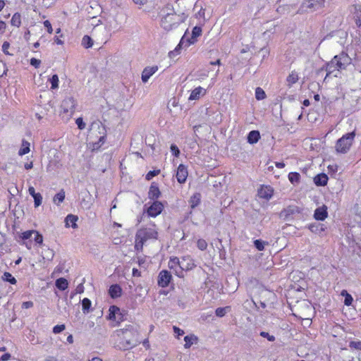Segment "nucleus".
<instances>
[{"mask_svg": "<svg viewBox=\"0 0 361 361\" xmlns=\"http://www.w3.org/2000/svg\"><path fill=\"white\" fill-rule=\"evenodd\" d=\"M114 346L119 350H128L138 342V331L134 326L128 325L117 329L112 335Z\"/></svg>", "mask_w": 361, "mask_h": 361, "instance_id": "f257e3e1", "label": "nucleus"}, {"mask_svg": "<svg viewBox=\"0 0 361 361\" xmlns=\"http://www.w3.org/2000/svg\"><path fill=\"white\" fill-rule=\"evenodd\" d=\"M158 235L157 225L154 222L150 221L137 230L135 234V249L137 251H142L145 243L148 240H157Z\"/></svg>", "mask_w": 361, "mask_h": 361, "instance_id": "f03ea898", "label": "nucleus"}, {"mask_svg": "<svg viewBox=\"0 0 361 361\" xmlns=\"http://www.w3.org/2000/svg\"><path fill=\"white\" fill-rule=\"evenodd\" d=\"M351 63V59L344 52L338 55H336L330 62L326 64V71H327L326 77L334 73L335 71L344 70Z\"/></svg>", "mask_w": 361, "mask_h": 361, "instance_id": "7ed1b4c3", "label": "nucleus"}, {"mask_svg": "<svg viewBox=\"0 0 361 361\" xmlns=\"http://www.w3.org/2000/svg\"><path fill=\"white\" fill-rule=\"evenodd\" d=\"M189 14L185 12H183L180 14L167 13L161 18V25L165 30H171L185 22Z\"/></svg>", "mask_w": 361, "mask_h": 361, "instance_id": "20e7f679", "label": "nucleus"}, {"mask_svg": "<svg viewBox=\"0 0 361 361\" xmlns=\"http://www.w3.org/2000/svg\"><path fill=\"white\" fill-rule=\"evenodd\" d=\"M355 137V132L346 133L339 138L336 143L335 149L338 153L345 154L347 153L354 141Z\"/></svg>", "mask_w": 361, "mask_h": 361, "instance_id": "39448f33", "label": "nucleus"}, {"mask_svg": "<svg viewBox=\"0 0 361 361\" xmlns=\"http://www.w3.org/2000/svg\"><path fill=\"white\" fill-rule=\"evenodd\" d=\"M76 102L72 97L65 98L61 105V114L67 118L72 116L75 112Z\"/></svg>", "mask_w": 361, "mask_h": 361, "instance_id": "423d86ee", "label": "nucleus"}, {"mask_svg": "<svg viewBox=\"0 0 361 361\" xmlns=\"http://www.w3.org/2000/svg\"><path fill=\"white\" fill-rule=\"evenodd\" d=\"M194 259L189 255L181 258L180 271H176V275L178 277H183V271H190L195 267Z\"/></svg>", "mask_w": 361, "mask_h": 361, "instance_id": "0eeeda50", "label": "nucleus"}, {"mask_svg": "<svg viewBox=\"0 0 361 361\" xmlns=\"http://www.w3.org/2000/svg\"><path fill=\"white\" fill-rule=\"evenodd\" d=\"M164 209L163 204L159 201H154L147 209L148 216L156 217L160 214Z\"/></svg>", "mask_w": 361, "mask_h": 361, "instance_id": "6e6552de", "label": "nucleus"}, {"mask_svg": "<svg viewBox=\"0 0 361 361\" xmlns=\"http://www.w3.org/2000/svg\"><path fill=\"white\" fill-rule=\"evenodd\" d=\"M202 29L201 26H195L192 28L191 37L185 42V47H188L191 44H194L197 41V37L202 35Z\"/></svg>", "mask_w": 361, "mask_h": 361, "instance_id": "1a4fd4ad", "label": "nucleus"}, {"mask_svg": "<svg viewBox=\"0 0 361 361\" xmlns=\"http://www.w3.org/2000/svg\"><path fill=\"white\" fill-rule=\"evenodd\" d=\"M171 280V274L167 270H162L158 276V285L160 287L166 288L169 286Z\"/></svg>", "mask_w": 361, "mask_h": 361, "instance_id": "9d476101", "label": "nucleus"}, {"mask_svg": "<svg viewBox=\"0 0 361 361\" xmlns=\"http://www.w3.org/2000/svg\"><path fill=\"white\" fill-rule=\"evenodd\" d=\"M188 176V169L183 164H180L178 166L176 171V178L179 183H184Z\"/></svg>", "mask_w": 361, "mask_h": 361, "instance_id": "9b49d317", "label": "nucleus"}, {"mask_svg": "<svg viewBox=\"0 0 361 361\" xmlns=\"http://www.w3.org/2000/svg\"><path fill=\"white\" fill-rule=\"evenodd\" d=\"M158 66L145 67L142 72V81L145 83L147 82L150 77L153 75L158 71Z\"/></svg>", "mask_w": 361, "mask_h": 361, "instance_id": "f8f14e48", "label": "nucleus"}, {"mask_svg": "<svg viewBox=\"0 0 361 361\" xmlns=\"http://www.w3.org/2000/svg\"><path fill=\"white\" fill-rule=\"evenodd\" d=\"M118 16H116L107 20L106 24V28L109 31H118L121 27V23L118 22Z\"/></svg>", "mask_w": 361, "mask_h": 361, "instance_id": "ddd939ff", "label": "nucleus"}, {"mask_svg": "<svg viewBox=\"0 0 361 361\" xmlns=\"http://www.w3.org/2000/svg\"><path fill=\"white\" fill-rule=\"evenodd\" d=\"M274 190L271 186L262 185L258 190V195L259 197L269 200L273 196Z\"/></svg>", "mask_w": 361, "mask_h": 361, "instance_id": "4468645a", "label": "nucleus"}, {"mask_svg": "<svg viewBox=\"0 0 361 361\" xmlns=\"http://www.w3.org/2000/svg\"><path fill=\"white\" fill-rule=\"evenodd\" d=\"M328 216L327 207L323 205L315 209L314 218L318 221H324Z\"/></svg>", "mask_w": 361, "mask_h": 361, "instance_id": "2eb2a0df", "label": "nucleus"}, {"mask_svg": "<svg viewBox=\"0 0 361 361\" xmlns=\"http://www.w3.org/2000/svg\"><path fill=\"white\" fill-rule=\"evenodd\" d=\"M325 1L326 0H307L303 4V6L317 10L324 6Z\"/></svg>", "mask_w": 361, "mask_h": 361, "instance_id": "dca6fc26", "label": "nucleus"}, {"mask_svg": "<svg viewBox=\"0 0 361 361\" xmlns=\"http://www.w3.org/2000/svg\"><path fill=\"white\" fill-rule=\"evenodd\" d=\"M161 195V192L159 190L157 184L155 183H152L150 185L149 192H148V197L150 200H157Z\"/></svg>", "mask_w": 361, "mask_h": 361, "instance_id": "f3484780", "label": "nucleus"}, {"mask_svg": "<svg viewBox=\"0 0 361 361\" xmlns=\"http://www.w3.org/2000/svg\"><path fill=\"white\" fill-rule=\"evenodd\" d=\"M206 90L203 87L199 86L195 88L190 93V97L188 98L189 100H197L199 99L201 97L206 94Z\"/></svg>", "mask_w": 361, "mask_h": 361, "instance_id": "a211bd4d", "label": "nucleus"}, {"mask_svg": "<svg viewBox=\"0 0 361 361\" xmlns=\"http://www.w3.org/2000/svg\"><path fill=\"white\" fill-rule=\"evenodd\" d=\"M351 12L353 14V18L355 19V23L357 25H361V4H355L353 6L351 9Z\"/></svg>", "mask_w": 361, "mask_h": 361, "instance_id": "6ab92c4d", "label": "nucleus"}, {"mask_svg": "<svg viewBox=\"0 0 361 361\" xmlns=\"http://www.w3.org/2000/svg\"><path fill=\"white\" fill-rule=\"evenodd\" d=\"M184 348L185 349L190 348L193 344H196L198 342V338L195 334H190L184 337Z\"/></svg>", "mask_w": 361, "mask_h": 361, "instance_id": "aec40b11", "label": "nucleus"}, {"mask_svg": "<svg viewBox=\"0 0 361 361\" xmlns=\"http://www.w3.org/2000/svg\"><path fill=\"white\" fill-rule=\"evenodd\" d=\"M329 178L325 173H319L314 178V183L317 186H324L327 184Z\"/></svg>", "mask_w": 361, "mask_h": 361, "instance_id": "412c9836", "label": "nucleus"}, {"mask_svg": "<svg viewBox=\"0 0 361 361\" xmlns=\"http://www.w3.org/2000/svg\"><path fill=\"white\" fill-rule=\"evenodd\" d=\"M310 231L316 234H320L325 231L324 224L319 223H313L307 226Z\"/></svg>", "mask_w": 361, "mask_h": 361, "instance_id": "4be33fe9", "label": "nucleus"}, {"mask_svg": "<svg viewBox=\"0 0 361 361\" xmlns=\"http://www.w3.org/2000/svg\"><path fill=\"white\" fill-rule=\"evenodd\" d=\"M122 289L118 284L111 285L109 293L112 298H117L121 295Z\"/></svg>", "mask_w": 361, "mask_h": 361, "instance_id": "5701e85b", "label": "nucleus"}, {"mask_svg": "<svg viewBox=\"0 0 361 361\" xmlns=\"http://www.w3.org/2000/svg\"><path fill=\"white\" fill-rule=\"evenodd\" d=\"M97 126L99 127V128H101L102 130V132H99V133L102 134V135L100 136L98 141L103 145L105 143L106 139V131L104 128V126L100 121L93 122L92 123V126Z\"/></svg>", "mask_w": 361, "mask_h": 361, "instance_id": "b1692460", "label": "nucleus"}, {"mask_svg": "<svg viewBox=\"0 0 361 361\" xmlns=\"http://www.w3.org/2000/svg\"><path fill=\"white\" fill-rule=\"evenodd\" d=\"M180 264L181 260L178 257H173L170 258L168 265L171 269H174L176 271H180Z\"/></svg>", "mask_w": 361, "mask_h": 361, "instance_id": "393cba45", "label": "nucleus"}, {"mask_svg": "<svg viewBox=\"0 0 361 361\" xmlns=\"http://www.w3.org/2000/svg\"><path fill=\"white\" fill-rule=\"evenodd\" d=\"M260 138V134L257 130H252L248 133L247 142L250 144H255Z\"/></svg>", "mask_w": 361, "mask_h": 361, "instance_id": "a878e982", "label": "nucleus"}, {"mask_svg": "<svg viewBox=\"0 0 361 361\" xmlns=\"http://www.w3.org/2000/svg\"><path fill=\"white\" fill-rule=\"evenodd\" d=\"M78 221V216L73 214H68L65 219L66 226L67 227L71 226L73 228L77 227L76 221Z\"/></svg>", "mask_w": 361, "mask_h": 361, "instance_id": "bb28decb", "label": "nucleus"}, {"mask_svg": "<svg viewBox=\"0 0 361 361\" xmlns=\"http://www.w3.org/2000/svg\"><path fill=\"white\" fill-rule=\"evenodd\" d=\"M201 200V195L199 192L195 193L192 196H191L189 204L192 209L195 208L197 205L200 204Z\"/></svg>", "mask_w": 361, "mask_h": 361, "instance_id": "cd10ccee", "label": "nucleus"}, {"mask_svg": "<svg viewBox=\"0 0 361 361\" xmlns=\"http://www.w3.org/2000/svg\"><path fill=\"white\" fill-rule=\"evenodd\" d=\"M120 309L116 306H111L109 307V319L111 320H116L117 317L120 315Z\"/></svg>", "mask_w": 361, "mask_h": 361, "instance_id": "c85d7f7f", "label": "nucleus"}, {"mask_svg": "<svg viewBox=\"0 0 361 361\" xmlns=\"http://www.w3.org/2000/svg\"><path fill=\"white\" fill-rule=\"evenodd\" d=\"M55 285L58 289L65 290L68 287V282L64 278H59L56 281Z\"/></svg>", "mask_w": 361, "mask_h": 361, "instance_id": "c756f323", "label": "nucleus"}, {"mask_svg": "<svg viewBox=\"0 0 361 361\" xmlns=\"http://www.w3.org/2000/svg\"><path fill=\"white\" fill-rule=\"evenodd\" d=\"M299 79L298 75L295 71H292L286 78V82L288 86H292L296 83Z\"/></svg>", "mask_w": 361, "mask_h": 361, "instance_id": "7c9ffc66", "label": "nucleus"}, {"mask_svg": "<svg viewBox=\"0 0 361 361\" xmlns=\"http://www.w3.org/2000/svg\"><path fill=\"white\" fill-rule=\"evenodd\" d=\"M65 199V191L62 189L53 197V202L56 205H59Z\"/></svg>", "mask_w": 361, "mask_h": 361, "instance_id": "2f4dec72", "label": "nucleus"}, {"mask_svg": "<svg viewBox=\"0 0 361 361\" xmlns=\"http://www.w3.org/2000/svg\"><path fill=\"white\" fill-rule=\"evenodd\" d=\"M12 26L19 27L21 25V15L19 13H15L11 20Z\"/></svg>", "mask_w": 361, "mask_h": 361, "instance_id": "473e14b6", "label": "nucleus"}, {"mask_svg": "<svg viewBox=\"0 0 361 361\" xmlns=\"http://www.w3.org/2000/svg\"><path fill=\"white\" fill-rule=\"evenodd\" d=\"M341 295L344 297V305L346 306H350L353 302V298L350 294L348 293L346 290H343L341 293Z\"/></svg>", "mask_w": 361, "mask_h": 361, "instance_id": "72a5a7b5", "label": "nucleus"}, {"mask_svg": "<svg viewBox=\"0 0 361 361\" xmlns=\"http://www.w3.org/2000/svg\"><path fill=\"white\" fill-rule=\"evenodd\" d=\"M29 152H30V143L27 141L23 140L22 142V146H21L20 149H19L18 154L20 156H23V155L27 154Z\"/></svg>", "mask_w": 361, "mask_h": 361, "instance_id": "f704fd0d", "label": "nucleus"}, {"mask_svg": "<svg viewBox=\"0 0 361 361\" xmlns=\"http://www.w3.org/2000/svg\"><path fill=\"white\" fill-rule=\"evenodd\" d=\"M185 35L183 37V38L181 39L180 42H179V44H178V46L176 47V49L173 50V51H171L169 53V56L170 58H173L175 57L176 55L179 54V50L181 47V46H183V44H185V42H184V39H185Z\"/></svg>", "mask_w": 361, "mask_h": 361, "instance_id": "c9c22d12", "label": "nucleus"}, {"mask_svg": "<svg viewBox=\"0 0 361 361\" xmlns=\"http://www.w3.org/2000/svg\"><path fill=\"white\" fill-rule=\"evenodd\" d=\"M300 179V173L297 172H290L288 174V180L292 184H297Z\"/></svg>", "mask_w": 361, "mask_h": 361, "instance_id": "e433bc0d", "label": "nucleus"}, {"mask_svg": "<svg viewBox=\"0 0 361 361\" xmlns=\"http://www.w3.org/2000/svg\"><path fill=\"white\" fill-rule=\"evenodd\" d=\"M2 279L5 281L9 282L11 284H16L17 281L14 276L9 272H4L2 276Z\"/></svg>", "mask_w": 361, "mask_h": 361, "instance_id": "4c0bfd02", "label": "nucleus"}, {"mask_svg": "<svg viewBox=\"0 0 361 361\" xmlns=\"http://www.w3.org/2000/svg\"><path fill=\"white\" fill-rule=\"evenodd\" d=\"M82 45L86 49L92 47L93 45L92 38L88 35H85L82 39Z\"/></svg>", "mask_w": 361, "mask_h": 361, "instance_id": "58836bf2", "label": "nucleus"}, {"mask_svg": "<svg viewBox=\"0 0 361 361\" xmlns=\"http://www.w3.org/2000/svg\"><path fill=\"white\" fill-rule=\"evenodd\" d=\"M268 245V243L266 241H263L260 239L254 240V245L256 249L259 251H262L265 248V245Z\"/></svg>", "mask_w": 361, "mask_h": 361, "instance_id": "ea45409f", "label": "nucleus"}, {"mask_svg": "<svg viewBox=\"0 0 361 361\" xmlns=\"http://www.w3.org/2000/svg\"><path fill=\"white\" fill-rule=\"evenodd\" d=\"M229 311H230V307L229 306H226V307H218L216 310L215 313H216V315L217 317H223Z\"/></svg>", "mask_w": 361, "mask_h": 361, "instance_id": "a19ab883", "label": "nucleus"}, {"mask_svg": "<svg viewBox=\"0 0 361 361\" xmlns=\"http://www.w3.org/2000/svg\"><path fill=\"white\" fill-rule=\"evenodd\" d=\"M92 302L91 301L85 298L82 300V307L84 313H87L90 311Z\"/></svg>", "mask_w": 361, "mask_h": 361, "instance_id": "79ce46f5", "label": "nucleus"}, {"mask_svg": "<svg viewBox=\"0 0 361 361\" xmlns=\"http://www.w3.org/2000/svg\"><path fill=\"white\" fill-rule=\"evenodd\" d=\"M49 82L51 83V90H56L59 87V77L57 75H53L51 78L49 79Z\"/></svg>", "mask_w": 361, "mask_h": 361, "instance_id": "37998d69", "label": "nucleus"}, {"mask_svg": "<svg viewBox=\"0 0 361 361\" xmlns=\"http://www.w3.org/2000/svg\"><path fill=\"white\" fill-rule=\"evenodd\" d=\"M298 208L296 207H288L286 209H284L282 212H281V215L282 216H288V215H290V214H293L295 212H298Z\"/></svg>", "mask_w": 361, "mask_h": 361, "instance_id": "c03bdc74", "label": "nucleus"}, {"mask_svg": "<svg viewBox=\"0 0 361 361\" xmlns=\"http://www.w3.org/2000/svg\"><path fill=\"white\" fill-rule=\"evenodd\" d=\"M255 97L257 100H262L266 97V94H265L264 91L261 87L256 88Z\"/></svg>", "mask_w": 361, "mask_h": 361, "instance_id": "a18cd8bd", "label": "nucleus"}, {"mask_svg": "<svg viewBox=\"0 0 361 361\" xmlns=\"http://www.w3.org/2000/svg\"><path fill=\"white\" fill-rule=\"evenodd\" d=\"M197 246L200 250L204 251L207 247V243L204 239H199L197 242Z\"/></svg>", "mask_w": 361, "mask_h": 361, "instance_id": "49530a36", "label": "nucleus"}, {"mask_svg": "<svg viewBox=\"0 0 361 361\" xmlns=\"http://www.w3.org/2000/svg\"><path fill=\"white\" fill-rule=\"evenodd\" d=\"M33 199H34V204H35V207H39L42 204V196L39 192H38L37 195H35L33 197Z\"/></svg>", "mask_w": 361, "mask_h": 361, "instance_id": "de8ad7c7", "label": "nucleus"}, {"mask_svg": "<svg viewBox=\"0 0 361 361\" xmlns=\"http://www.w3.org/2000/svg\"><path fill=\"white\" fill-rule=\"evenodd\" d=\"M35 235L34 240L37 244L42 245L43 243V237L42 235L37 231H35L33 234Z\"/></svg>", "mask_w": 361, "mask_h": 361, "instance_id": "09e8293b", "label": "nucleus"}, {"mask_svg": "<svg viewBox=\"0 0 361 361\" xmlns=\"http://www.w3.org/2000/svg\"><path fill=\"white\" fill-rule=\"evenodd\" d=\"M35 233V230L26 231L21 234V238L23 240H27L32 238Z\"/></svg>", "mask_w": 361, "mask_h": 361, "instance_id": "8fccbe9b", "label": "nucleus"}, {"mask_svg": "<svg viewBox=\"0 0 361 361\" xmlns=\"http://www.w3.org/2000/svg\"><path fill=\"white\" fill-rule=\"evenodd\" d=\"M159 173H160V170H154V171H149V172L146 174L145 178H146L147 180H151L152 178H153L154 176H157Z\"/></svg>", "mask_w": 361, "mask_h": 361, "instance_id": "3c124183", "label": "nucleus"}, {"mask_svg": "<svg viewBox=\"0 0 361 361\" xmlns=\"http://www.w3.org/2000/svg\"><path fill=\"white\" fill-rule=\"evenodd\" d=\"M205 9L201 8V9L196 13V18H202V25H203L205 23Z\"/></svg>", "mask_w": 361, "mask_h": 361, "instance_id": "603ef678", "label": "nucleus"}, {"mask_svg": "<svg viewBox=\"0 0 361 361\" xmlns=\"http://www.w3.org/2000/svg\"><path fill=\"white\" fill-rule=\"evenodd\" d=\"M349 347L350 348H354L356 350H361V341H350L349 343Z\"/></svg>", "mask_w": 361, "mask_h": 361, "instance_id": "864d4df0", "label": "nucleus"}, {"mask_svg": "<svg viewBox=\"0 0 361 361\" xmlns=\"http://www.w3.org/2000/svg\"><path fill=\"white\" fill-rule=\"evenodd\" d=\"M75 123L80 130H83L85 128L86 125L82 118H78L75 121Z\"/></svg>", "mask_w": 361, "mask_h": 361, "instance_id": "5fc2aeb1", "label": "nucleus"}, {"mask_svg": "<svg viewBox=\"0 0 361 361\" xmlns=\"http://www.w3.org/2000/svg\"><path fill=\"white\" fill-rule=\"evenodd\" d=\"M260 336H262L263 338H267V340L269 341H275V336H273V335H270L267 332L261 331L260 332Z\"/></svg>", "mask_w": 361, "mask_h": 361, "instance_id": "6e6d98bb", "label": "nucleus"}, {"mask_svg": "<svg viewBox=\"0 0 361 361\" xmlns=\"http://www.w3.org/2000/svg\"><path fill=\"white\" fill-rule=\"evenodd\" d=\"M171 153L176 157H178L180 154V150L178 147L176 145H171Z\"/></svg>", "mask_w": 361, "mask_h": 361, "instance_id": "4d7b16f0", "label": "nucleus"}, {"mask_svg": "<svg viewBox=\"0 0 361 361\" xmlns=\"http://www.w3.org/2000/svg\"><path fill=\"white\" fill-rule=\"evenodd\" d=\"M102 146V143H100L99 141L90 143V148L92 151L98 150Z\"/></svg>", "mask_w": 361, "mask_h": 361, "instance_id": "13d9d810", "label": "nucleus"}, {"mask_svg": "<svg viewBox=\"0 0 361 361\" xmlns=\"http://www.w3.org/2000/svg\"><path fill=\"white\" fill-rule=\"evenodd\" d=\"M102 146V143H100L99 141L90 143V148L92 151L98 150Z\"/></svg>", "mask_w": 361, "mask_h": 361, "instance_id": "bf43d9fd", "label": "nucleus"}, {"mask_svg": "<svg viewBox=\"0 0 361 361\" xmlns=\"http://www.w3.org/2000/svg\"><path fill=\"white\" fill-rule=\"evenodd\" d=\"M65 325L64 324H61V325H56L54 328H53V332L56 334H59L61 333V331H63L64 329H65Z\"/></svg>", "mask_w": 361, "mask_h": 361, "instance_id": "052dcab7", "label": "nucleus"}, {"mask_svg": "<svg viewBox=\"0 0 361 361\" xmlns=\"http://www.w3.org/2000/svg\"><path fill=\"white\" fill-rule=\"evenodd\" d=\"M173 332L176 334V336L179 338L180 336H183L184 334V331L176 326H173Z\"/></svg>", "mask_w": 361, "mask_h": 361, "instance_id": "680f3d73", "label": "nucleus"}, {"mask_svg": "<svg viewBox=\"0 0 361 361\" xmlns=\"http://www.w3.org/2000/svg\"><path fill=\"white\" fill-rule=\"evenodd\" d=\"M10 47V44L9 42H4L2 44V51L6 54V55H11L9 52H8V49Z\"/></svg>", "mask_w": 361, "mask_h": 361, "instance_id": "e2e57ef3", "label": "nucleus"}, {"mask_svg": "<svg viewBox=\"0 0 361 361\" xmlns=\"http://www.w3.org/2000/svg\"><path fill=\"white\" fill-rule=\"evenodd\" d=\"M44 25L47 28V32L49 34H51L53 32V29H52L51 23L48 20H47L44 21Z\"/></svg>", "mask_w": 361, "mask_h": 361, "instance_id": "0e129e2a", "label": "nucleus"}, {"mask_svg": "<svg viewBox=\"0 0 361 361\" xmlns=\"http://www.w3.org/2000/svg\"><path fill=\"white\" fill-rule=\"evenodd\" d=\"M41 63L40 60L37 59L35 58H32L30 59V64L35 68H38Z\"/></svg>", "mask_w": 361, "mask_h": 361, "instance_id": "69168bd1", "label": "nucleus"}, {"mask_svg": "<svg viewBox=\"0 0 361 361\" xmlns=\"http://www.w3.org/2000/svg\"><path fill=\"white\" fill-rule=\"evenodd\" d=\"M33 307V302L32 301H26L22 303V308L28 309Z\"/></svg>", "mask_w": 361, "mask_h": 361, "instance_id": "338daca9", "label": "nucleus"}, {"mask_svg": "<svg viewBox=\"0 0 361 361\" xmlns=\"http://www.w3.org/2000/svg\"><path fill=\"white\" fill-rule=\"evenodd\" d=\"M11 357L10 353H5L0 357V361H8Z\"/></svg>", "mask_w": 361, "mask_h": 361, "instance_id": "774afa93", "label": "nucleus"}]
</instances>
